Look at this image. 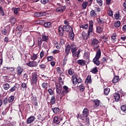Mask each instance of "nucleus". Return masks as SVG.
Here are the masks:
<instances>
[{"instance_id": "nucleus-9", "label": "nucleus", "mask_w": 126, "mask_h": 126, "mask_svg": "<svg viewBox=\"0 0 126 126\" xmlns=\"http://www.w3.org/2000/svg\"><path fill=\"white\" fill-rule=\"evenodd\" d=\"M70 50H71V45L68 44L65 46V54L66 57H67L69 53H70Z\"/></svg>"}, {"instance_id": "nucleus-4", "label": "nucleus", "mask_w": 126, "mask_h": 126, "mask_svg": "<svg viewBox=\"0 0 126 126\" xmlns=\"http://www.w3.org/2000/svg\"><path fill=\"white\" fill-rule=\"evenodd\" d=\"M69 93V88L66 86H63L62 89V92L60 96V99L62 100L67 93Z\"/></svg>"}, {"instance_id": "nucleus-58", "label": "nucleus", "mask_w": 126, "mask_h": 126, "mask_svg": "<svg viewBox=\"0 0 126 126\" xmlns=\"http://www.w3.org/2000/svg\"><path fill=\"white\" fill-rule=\"evenodd\" d=\"M60 53V50H54L52 52V54H53V55H56V54H59Z\"/></svg>"}, {"instance_id": "nucleus-62", "label": "nucleus", "mask_w": 126, "mask_h": 126, "mask_svg": "<svg viewBox=\"0 0 126 126\" xmlns=\"http://www.w3.org/2000/svg\"><path fill=\"white\" fill-rule=\"evenodd\" d=\"M21 86L23 88H24V89H25V90H26V89H27V85L26 84V83H23L21 85Z\"/></svg>"}, {"instance_id": "nucleus-36", "label": "nucleus", "mask_w": 126, "mask_h": 126, "mask_svg": "<svg viewBox=\"0 0 126 126\" xmlns=\"http://www.w3.org/2000/svg\"><path fill=\"white\" fill-rule=\"evenodd\" d=\"M9 22H10V23H13V24H14V23L16 22V18H15L14 17H11L9 20Z\"/></svg>"}, {"instance_id": "nucleus-48", "label": "nucleus", "mask_w": 126, "mask_h": 126, "mask_svg": "<svg viewBox=\"0 0 126 126\" xmlns=\"http://www.w3.org/2000/svg\"><path fill=\"white\" fill-rule=\"evenodd\" d=\"M0 14L2 16H4L5 14H4V11H3V9H2V6H0Z\"/></svg>"}, {"instance_id": "nucleus-28", "label": "nucleus", "mask_w": 126, "mask_h": 126, "mask_svg": "<svg viewBox=\"0 0 126 126\" xmlns=\"http://www.w3.org/2000/svg\"><path fill=\"white\" fill-rule=\"evenodd\" d=\"M53 123L54 124H56V125H60L61 123V121H59V117L55 116L53 120Z\"/></svg>"}, {"instance_id": "nucleus-53", "label": "nucleus", "mask_w": 126, "mask_h": 126, "mask_svg": "<svg viewBox=\"0 0 126 126\" xmlns=\"http://www.w3.org/2000/svg\"><path fill=\"white\" fill-rule=\"evenodd\" d=\"M50 1V0H40V2L42 4H46V3H48Z\"/></svg>"}, {"instance_id": "nucleus-20", "label": "nucleus", "mask_w": 126, "mask_h": 126, "mask_svg": "<svg viewBox=\"0 0 126 126\" xmlns=\"http://www.w3.org/2000/svg\"><path fill=\"white\" fill-rule=\"evenodd\" d=\"M93 102L94 104V107H95V108H98V106H100V104H101V101L99 100V99H94L93 100Z\"/></svg>"}, {"instance_id": "nucleus-49", "label": "nucleus", "mask_w": 126, "mask_h": 126, "mask_svg": "<svg viewBox=\"0 0 126 126\" xmlns=\"http://www.w3.org/2000/svg\"><path fill=\"white\" fill-rule=\"evenodd\" d=\"M3 105L4 106H6V105H7V104L8 103V98H7V97L4 98L3 100Z\"/></svg>"}, {"instance_id": "nucleus-46", "label": "nucleus", "mask_w": 126, "mask_h": 126, "mask_svg": "<svg viewBox=\"0 0 126 126\" xmlns=\"http://www.w3.org/2000/svg\"><path fill=\"white\" fill-rule=\"evenodd\" d=\"M114 26L116 27V28H118V27H120L121 26V21H118L116 22L114 24Z\"/></svg>"}, {"instance_id": "nucleus-64", "label": "nucleus", "mask_w": 126, "mask_h": 126, "mask_svg": "<svg viewBox=\"0 0 126 126\" xmlns=\"http://www.w3.org/2000/svg\"><path fill=\"white\" fill-rule=\"evenodd\" d=\"M48 92L50 94V95H53L54 94V91H53V90L52 89H49L48 90Z\"/></svg>"}, {"instance_id": "nucleus-11", "label": "nucleus", "mask_w": 126, "mask_h": 126, "mask_svg": "<svg viewBox=\"0 0 126 126\" xmlns=\"http://www.w3.org/2000/svg\"><path fill=\"white\" fill-rule=\"evenodd\" d=\"M73 84L76 85L77 84V79H78V75L74 74L72 76Z\"/></svg>"}, {"instance_id": "nucleus-55", "label": "nucleus", "mask_w": 126, "mask_h": 126, "mask_svg": "<svg viewBox=\"0 0 126 126\" xmlns=\"http://www.w3.org/2000/svg\"><path fill=\"white\" fill-rule=\"evenodd\" d=\"M85 118H86V123L87 125H89L90 124V118L88 116L85 117Z\"/></svg>"}, {"instance_id": "nucleus-59", "label": "nucleus", "mask_w": 126, "mask_h": 126, "mask_svg": "<svg viewBox=\"0 0 126 126\" xmlns=\"http://www.w3.org/2000/svg\"><path fill=\"white\" fill-rule=\"evenodd\" d=\"M43 23H45V21L43 20H38L37 21V24H39L40 25H42Z\"/></svg>"}, {"instance_id": "nucleus-15", "label": "nucleus", "mask_w": 126, "mask_h": 126, "mask_svg": "<svg viewBox=\"0 0 126 126\" xmlns=\"http://www.w3.org/2000/svg\"><path fill=\"white\" fill-rule=\"evenodd\" d=\"M24 70V69H23V68H22L20 66H18L17 67V75H19V76L21 75V74H22V72H23Z\"/></svg>"}, {"instance_id": "nucleus-40", "label": "nucleus", "mask_w": 126, "mask_h": 126, "mask_svg": "<svg viewBox=\"0 0 126 126\" xmlns=\"http://www.w3.org/2000/svg\"><path fill=\"white\" fill-rule=\"evenodd\" d=\"M80 28H83V29L86 30L87 29H88V24L85 25L81 24L80 25Z\"/></svg>"}, {"instance_id": "nucleus-10", "label": "nucleus", "mask_w": 126, "mask_h": 126, "mask_svg": "<svg viewBox=\"0 0 126 126\" xmlns=\"http://www.w3.org/2000/svg\"><path fill=\"white\" fill-rule=\"evenodd\" d=\"M26 64L30 67H36L37 65V62L34 61H30L28 63H27Z\"/></svg>"}, {"instance_id": "nucleus-3", "label": "nucleus", "mask_w": 126, "mask_h": 126, "mask_svg": "<svg viewBox=\"0 0 126 126\" xmlns=\"http://www.w3.org/2000/svg\"><path fill=\"white\" fill-rule=\"evenodd\" d=\"M99 44H100L99 40L97 38H94L92 40L91 46L94 51H96V50H99Z\"/></svg>"}, {"instance_id": "nucleus-52", "label": "nucleus", "mask_w": 126, "mask_h": 126, "mask_svg": "<svg viewBox=\"0 0 126 126\" xmlns=\"http://www.w3.org/2000/svg\"><path fill=\"white\" fill-rule=\"evenodd\" d=\"M117 38V33H113V34L111 35V39L112 40L115 41L116 40V38Z\"/></svg>"}, {"instance_id": "nucleus-32", "label": "nucleus", "mask_w": 126, "mask_h": 126, "mask_svg": "<svg viewBox=\"0 0 126 126\" xmlns=\"http://www.w3.org/2000/svg\"><path fill=\"white\" fill-rule=\"evenodd\" d=\"M120 81V77L119 76H115L114 77L112 81L113 83H117V82H118V81Z\"/></svg>"}, {"instance_id": "nucleus-31", "label": "nucleus", "mask_w": 126, "mask_h": 126, "mask_svg": "<svg viewBox=\"0 0 126 126\" xmlns=\"http://www.w3.org/2000/svg\"><path fill=\"white\" fill-rule=\"evenodd\" d=\"M12 10H13L14 13L15 14H19V13L18 12V11H19V10H20V7H17V8L13 7L12 8Z\"/></svg>"}, {"instance_id": "nucleus-2", "label": "nucleus", "mask_w": 126, "mask_h": 126, "mask_svg": "<svg viewBox=\"0 0 126 126\" xmlns=\"http://www.w3.org/2000/svg\"><path fill=\"white\" fill-rule=\"evenodd\" d=\"M100 58H101V49H98L96 51L95 57L93 60L94 63L96 64V65H100V61H99Z\"/></svg>"}, {"instance_id": "nucleus-38", "label": "nucleus", "mask_w": 126, "mask_h": 126, "mask_svg": "<svg viewBox=\"0 0 126 126\" xmlns=\"http://www.w3.org/2000/svg\"><path fill=\"white\" fill-rule=\"evenodd\" d=\"M43 42V40L42 39L41 37H38L37 38V44L38 47H41V46H42V42Z\"/></svg>"}, {"instance_id": "nucleus-43", "label": "nucleus", "mask_w": 126, "mask_h": 126, "mask_svg": "<svg viewBox=\"0 0 126 126\" xmlns=\"http://www.w3.org/2000/svg\"><path fill=\"white\" fill-rule=\"evenodd\" d=\"M87 4H88V2L84 1L82 4V6L83 9H86V7H87Z\"/></svg>"}, {"instance_id": "nucleus-39", "label": "nucleus", "mask_w": 126, "mask_h": 126, "mask_svg": "<svg viewBox=\"0 0 126 126\" xmlns=\"http://www.w3.org/2000/svg\"><path fill=\"white\" fill-rule=\"evenodd\" d=\"M3 88L5 90H8L9 88H10V86L9 85L8 83H5L3 85Z\"/></svg>"}, {"instance_id": "nucleus-22", "label": "nucleus", "mask_w": 126, "mask_h": 126, "mask_svg": "<svg viewBox=\"0 0 126 126\" xmlns=\"http://www.w3.org/2000/svg\"><path fill=\"white\" fill-rule=\"evenodd\" d=\"M121 111H122L123 112H122L121 111H120L119 113L121 115H125V114H126V105H122L121 107Z\"/></svg>"}, {"instance_id": "nucleus-54", "label": "nucleus", "mask_w": 126, "mask_h": 126, "mask_svg": "<svg viewBox=\"0 0 126 126\" xmlns=\"http://www.w3.org/2000/svg\"><path fill=\"white\" fill-rule=\"evenodd\" d=\"M57 71L58 74H62V73H63V71H62V69L60 67H58L57 68Z\"/></svg>"}, {"instance_id": "nucleus-25", "label": "nucleus", "mask_w": 126, "mask_h": 126, "mask_svg": "<svg viewBox=\"0 0 126 126\" xmlns=\"http://www.w3.org/2000/svg\"><path fill=\"white\" fill-rule=\"evenodd\" d=\"M43 26L45 28H51L53 26V25H52V23L48 22H45L43 24Z\"/></svg>"}, {"instance_id": "nucleus-6", "label": "nucleus", "mask_w": 126, "mask_h": 126, "mask_svg": "<svg viewBox=\"0 0 126 126\" xmlns=\"http://www.w3.org/2000/svg\"><path fill=\"white\" fill-rule=\"evenodd\" d=\"M56 93L59 94V95H61L62 94V91H63V86H62V85L59 84V83H56Z\"/></svg>"}, {"instance_id": "nucleus-57", "label": "nucleus", "mask_w": 126, "mask_h": 126, "mask_svg": "<svg viewBox=\"0 0 126 126\" xmlns=\"http://www.w3.org/2000/svg\"><path fill=\"white\" fill-rule=\"evenodd\" d=\"M96 2L100 6L103 5V0H96Z\"/></svg>"}, {"instance_id": "nucleus-29", "label": "nucleus", "mask_w": 126, "mask_h": 126, "mask_svg": "<svg viewBox=\"0 0 126 126\" xmlns=\"http://www.w3.org/2000/svg\"><path fill=\"white\" fill-rule=\"evenodd\" d=\"M52 110L54 114H59L61 112V110L58 107H53Z\"/></svg>"}, {"instance_id": "nucleus-1", "label": "nucleus", "mask_w": 126, "mask_h": 126, "mask_svg": "<svg viewBox=\"0 0 126 126\" xmlns=\"http://www.w3.org/2000/svg\"><path fill=\"white\" fill-rule=\"evenodd\" d=\"M89 30L88 31V33L85 31H83L82 32V36L83 37V40L86 41L88 39L90 36V33L93 32V21H90L89 23Z\"/></svg>"}, {"instance_id": "nucleus-7", "label": "nucleus", "mask_w": 126, "mask_h": 126, "mask_svg": "<svg viewBox=\"0 0 126 126\" xmlns=\"http://www.w3.org/2000/svg\"><path fill=\"white\" fill-rule=\"evenodd\" d=\"M66 9V6H65V5H61L59 6H57V8L55 10V11L56 12H60V13H63Z\"/></svg>"}, {"instance_id": "nucleus-12", "label": "nucleus", "mask_w": 126, "mask_h": 126, "mask_svg": "<svg viewBox=\"0 0 126 126\" xmlns=\"http://www.w3.org/2000/svg\"><path fill=\"white\" fill-rule=\"evenodd\" d=\"M31 100L32 104L33 105V106H38V100H37V97L32 95L31 97Z\"/></svg>"}, {"instance_id": "nucleus-27", "label": "nucleus", "mask_w": 126, "mask_h": 126, "mask_svg": "<svg viewBox=\"0 0 126 126\" xmlns=\"http://www.w3.org/2000/svg\"><path fill=\"white\" fill-rule=\"evenodd\" d=\"M50 103V105H55V104H56V96H55V95L51 96Z\"/></svg>"}, {"instance_id": "nucleus-23", "label": "nucleus", "mask_w": 126, "mask_h": 126, "mask_svg": "<svg viewBox=\"0 0 126 126\" xmlns=\"http://www.w3.org/2000/svg\"><path fill=\"white\" fill-rule=\"evenodd\" d=\"M96 20H97V23L101 26L103 25V24H104L105 23V21H104V19L102 18L99 17L96 19Z\"/></svg>"}, {"instance_id": "nucleus-61", "label": "nucleus", "mask_w": 126, "mask_h": 126, "mask_svg": "<svg viewBox=\"0 0 126 126\" xmlns=\"http://www.w3.org/2000/svg\"><path fill=\"white\" fill-rule=\"evenodd\" d=\"M66 62H67V58H66V55H65V57L63 60V65H65V64H66Z\"/></svg>"}, {"instance_id": "nucleus-21", "label": "nucleus", "mask_w": 126, "mask_h": 126, "mask_svg": "<svg viewBox=\"0 0 126 126\" xmlns=\"http://www.w3.org/2000/svg\"><path fill=\"white\" fill-rule=\"evenodd\" d=\"M88 115H89V111L87 108L85 107L83 111V117H88Z\"/></svg>"}, {"instance_id": "nucleus-56", "label": "nucleus", "mask_w": 126, "mask_h": 126, "mask_svg": "<svg viewBox=\"0 0 126 126\" xmlns=\"http://www.w3.org/2000/svg\"><path fill=\"white\" fill-rule=\"evenodd\" d=\"M59 84H60V85H63V78H62V77H60L59 78Z\"/></svg>"}, {"instance_id": "nucleus-19", "label": "nucleus", "mask_w": 126, "mask_h": 126, "mask_svg": "<svg viewBox=\"0 0 126 126\" xmlns=\"http://www.w3.org/2000/svg\"><path fill=\"white\" fill-rule=\"evenodd\" d=\"M63 29H64V31L66 32H69V30L70 29V31H72L73 29L70 26H63Z\"/></svg>"}, {"instance_id": "nucleus-24", "label": "nucleus", "mask_w": 126, "mask_h": 126, "mask_svg": "<svg viewBox=\"0 0 126 126\" xmlns=\"http://www.w3.org/2000/svg\"><path fill=\"white\" fill-rule=\"evenodd\" d=\"M113 96H114V99L116 102H119V101H120V94H119V93H115L113 94Z\"/></svg>"}, {"instance_id": "nucleus-30", "label": "nucleus", "mask_w": 126, "mask_h": 126, "mask_svg": "<svg viewBox=\"0 0 126 126\" xmlns=\"http://www.w3.org/2000/svg\"><path fill=\"white\" fill-rule=\"evenodd\" d=\"M90 72H92V73H94V74H97V73H98V68H97V67H94L90 71Z\"/></svg>"}, {"instance_id": "nucleus-16", "label": "nucleus", "mask_w": 126, "mask_h": 126, "mask_svg": "<svg viewBox=\"0 0 126 126\" xmlns=\"http://www.w3.org/2000/svg\"><path fill=\"white\" fill-rule=\"evenodd\" d=\"M77 63L81 66H84L86 65V61L83 60H78L77 61Z\"/></svg>"}, {"instance_id": "nucleus-63", "label": "nucleus", "mask_w": 126, "mask_h": 126, "mask_svg": "<svg viewBox=\"0 0 126 126\" xmlns=\"http://www.w3.org/2000/svg\"><path fill=\"white\" fill-rule=\"evenodd\" d=\"M45 56V53H44V51L42 50V51L40 53V59L41 60V59Z\"/></svg>"}, {"instance_id": "nucleus-17", "label": "nucleus", "mask_w": 126, "mask_h": 126, "mask_svg": "<svg viewBox=\"0 0 126 126\" xmlns=\"http://www.w3.org/2000/svg\"><path fill=\"white\" fill-rule=\"evenodd\" d=\"M68 38L71 41H74V32H73V30L69 32Z\"/></svg>"}, {"instance_id": "nucleus-50", "label": "nucleus", "mask_w": 126, "mask_h": 126, "mask_svg": "<svg viewBox=\"0 0 126 126\" xmlns=\"http://www.w3.org/2000/svg\"><path fill=\"white\" fill-rule=\"evenodd\" d=\"M68 73L69 75H72V74H74V70L73 69L70 68L68 70Z\"/></svg>"}, {"instance_id": "nucleus-18", "label": "nucleus", "mask_w": 126, "mask_h": 126, "mask_svg": "<svg viewBox=\"0 0 126 126\" xmlns=\"http://www.w3.org/2000/svg\"><path fill=\"white\" fill-rule=\"evenodd\" d=\"M46 15V12H35L34 13V16H36L37 17H41V16H44Z\"/></svg>"}, {"instance_id": "nucleus-34", "label": "nucleus", "mask_w": 126, "mask_h": 126, "mask_svg": "<svg viewBox=\"0 0 126 126\" xmlns=\"http://www.w3.org/2000/svg\"><path fill=\"white\" fill-rule=\"evenodd\" d=\"M90 14L91 17H95V16H97V13H96V12L94 10H92Z\"/></svg>"}, {"instance_id": "nucleus-26", "label": "nucleus", "mask_w": 126, "mask_h": 126, "mask_svg": "<svg viewBox=\"0 0 126 126\" xmlns=\"http://www.w3.org/2000/svg\"><path fill=\"white\" fill-rule=\"evenodd\" d=\"M41 39L43 42H48L49 41V36L46 35V34H42Z\"/></svg>"}, {"instance_id": "nucleus-5", "label": "nucleus", "mask_w": 126, "mask_h": 126, "mask_svg": "<svg viewBox=\"0 0 126 126\" xmlns=\"http://www.w3.org/2000/svg\"><path fill=\"white\" fill-rule=\"evenodd\" d=\"M37 81H38V73L35 72L32 75L31 83L32 85H34V84H37Z\"/></svg>"}, {"instance_id": "nucleus-14", "label": "nucleus", "mask_w": 126, "mask_h": 126, "mask_svg": "<svg viewBox=\"0 0 126 126\" xmlns=\"http://www.w3.org/2000/svg\"><path fill=\"white\" fill-rule=\"evenodd\" d=\"M64 32H65L63 27L61 26L59 27L58 29V32L61 37H63V33H64Z\"/></svg>"}, {"instance_id": "nucleus-60", "label": "nucleus", "mask_w": 126, "mask_h": 126, "mask_svg": "<svg viewBox=\"0 0 126 126\" xmlns=\"http://www.w3.org/2000/svg\"><path fill=\"white\" fill-rule=\"evenodd\" d=\"M47 61L48 62H52V61H54V57L53 56L47 57Z\"/></svg>"}, {"instance_id": "nucleus-42", "label": "nucleus", "mask_w": 126, "mask_h": 126, "mask_svg": "<svg viewBox=\"0 0 126 126\" xmlns=\"http://www.w3.org/2000/svg\"><path fill=\"white\" fill-rule=\"evenodd\" d=\"M104 93L106 95H109V94L110 93V88H106L104 89Z\"/></svg>"}, {"instance_id": "nucleus-51", "label": "nucleus", "mask_w": 126, "mask_h": 126, "mask_svg": "<svg viewBox=\"0 0 126 126\" xmlns=\"http://www.w3.org/2000/svg\"><path fill=\"white\" fill-rule=\"evenodd\" d=\"M23 78L24 79V80H27L28 81V75L26 73H24L23 75Z\"/></svg>"}, {"instance_id": "nucleus-37", "label": "nucleus", "mask_w": 126, "mask_h": 126, "mask_svg": "<svg viewBox=\"0 0 126 126\" xmlns=\"http://www.w3.org/2000/svg\"><path fill=\"white\" fill-rule=\"evenodd\" d=\"M86 81H87V83H89L90 84H91V83H92V80L91 79V75H88L87 77Z\"/></svg>"}, {"instance_id": "nucleus-44", "label": "nucleus", "mask_w": 126, "mask_h": 126, "mask_svg": "<svg viewBox=\"0 0 126 126\" xmlns=\"http://www.w3.org/2000/svg\"><path fill=\"white\" fill-rule=\"evenodd\" d=\"M8 100L9 103H13V101H14V96L11 95L9 96L8 98Z\"/></svg>"}, {"instance_id": "nucleus-41", "label": "nucleus", "mask_w": 126, "mask_h": 126, "mask_svg": "<svg viewBox=\"0 0 126 126\" xmlns=\"http://www.w3.org/2000/svg\"><path fill=\"white\" fill-rule=\"evenodd\" d=\"M96 32L100 34V33H102L103 32V28H101L100 27H96Z\"/></svg>"}, {"instance_id": "nucleus-8", "label": "nucleus", "mask_w": 126, "mask_h": 126, "mask_svg": "<svg viewBox=\"0 0 126 126\" xmlns=\"http://www.w3.org/2000/svg\"><path fill=\"white\" fill-rule=\"evenodd\" d=\"M35 120H36V117H35V116H31L27 119L26 123L28 125H30V124L33 123V122H34Z\"/></svg>"}, {"instance_id": "nucleus-13", "label": "nucleus", "mask_w": 126, "mask_h": 126, "mask_svg": "<svg viewBox=\"0 0 126 126\" xmlns=\"http://www.w3.org/2000/svg\"><path fill=\"white\" fill-rule=\"evenodd\" d=\"M18 88H19V85L16 84L15 85H14L9 90V92H10V93L15 92V91L18 90Z\"/></svg>"}, {"instance_id": "nucleus-45", "label": "nucleus", "mask_w": 126, "mask_h": 126, "mask_svg": "<svg viewBox=\"0 0 126 126\" xmlns=\"http://www.w3.org/2000/svg\"><path fill=\"white\" fill-rule=\"evenodd\" d=\"M48 83H47V82H44L42 84V87L44 89H47V88H48Z\"/></svg>"}, {"instance_id": "nucleus-47", "label": "nucleus", "mask_w": 126, "mask_h": 126, "mask_svg": "<svg viewBox=\"0 0 126 126\" xmlns=\"http://www.w3.org/2000/svg\"><path fill=\"white\" fill-rule=\"evenodd\" d=\"M79 89H80V91L81 92H83V91H84V90H85V87H84V85L81 84V85H80Z\"/></svg>"}, {"instance_id": "nucleus-33", "label": "nucleus", "mask_w": 126, "mask_h": 126, "mask_svg": "<svg viewBox=\"0 0 126 126\" xmlns=\"http://www.w3.org/2000/svg\"><path fill=\"white\" fill-rule=\"evenodd\" d=\"M38 59V53L35 54V53H33L32 56L31 57V59L32 61H36Z\"/></svg>"}, {"instance_id": "nucleus-35", "label": "nucleus", "mask_w": 126, "mask_h": 126, "mask_svg": "<svg viewBox=\"0 0 126 126\" xmlns=\"http://www.w3.org/2000/svg\"><path fill=\"white\" fill-rule=\"evenodd\" d=\"M71 52H76L77 51V47L74 45V44H71Z\"/></svg>"}]
</instances>
